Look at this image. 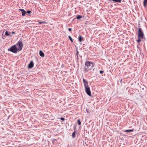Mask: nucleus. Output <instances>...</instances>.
<instances>
[{
	"mask_svg": "<svg viewBox=\"0 0 147 147\" xmlns=\"http://www.w3.org/2000/svg\"><path fill=\"white\" fill-rule=\"evenodd\" d=\"M95 65V64L94 63L91 62L90 61H87L85 63L84 70L86 72L88 71L91 70Z\"/></svg>",
	"mask_w": 147,
	"mask_h": 147,
	"instance_id": "f257e3e1",
	"label": "nucleus"
},
{
	"mask_svg": "<svg viewBox=\"0 0 147 147\" xmlns=\"http://www.w3.org/2000/svg\"><path fill=\"white\" fill-rule=\"evenodd\" d=\"M83 82L85 87V90L86 93L89 96H91V92L89 86L88 82L86 81L84 78L83 79Z\"/></svg>",
	"mask_w": 147,
	"mask_h": 147,
	"instance_id": "f03ea898",
	"label": "nucleus"
},
{
	"mask_svg": "<svg viewBox=\"0 0 147 147\" xmlns=\"http://www.w3.org/2000/svg\"><path fill=\"white\" fill-rule=\"evenodd\" d=\"M138 39L137 41L139 43L141 41V39H143L144 37V33L140 28H139L138 31Z\"/></svg>",
	"mask_w": 147,
	"mask_h": 147,
	"instance_id": "7ed1b4c3",
	"label": "nucleus"
},
{
	"mask_svg": "<svg viewBox=\"0 0 147 147\" xmlns=\"http://www.w3.org/2000/svg\"><path fill=\"white\" fill-rule=\"evenodd\" d=\"M8 51L15 53H16L18 51L17 47L16 45L11 47L9 49H8Z\"/></svg>",
	"mask_w": 147,
	"mask_h": 147,
	"instance_id": "20e7f679",
	"label": "nucleus"
},
{
	"mask_svg": "<svg viewBox=\"0 0 147 147\" xmlns=\"http://www.w3.org/2000/svg\"><path fill=\"white\" fill-rule=\"evenodd\" d=\"M16 45L17 47V49L18 51H20L22 50L23 45V43L21 41H18Z\"/></svg>",
	"mask_w": 147,
	"mask_h": 147,
	"instance_id": "39448f33",
	"label": "nucleus"
},
{
	"mask_svg": "<svg viewBox=\"0 0 147 147\" xmlns=\"http://www.w3.org/2000/svg\"><path fill=\"white\" fill-rule=\"evenodd\" d=\"M34 66V63L32 61H31L28 64V68L30 69L32 68Z\"/></svg>",
	"mask_w": 147,
	"mask_h": 147,
	"instance_id": "423d86ee",
	"label": "nucleus"
},
{
	"mask_svg": "<svg viewBox=\"0 0 147 147\" xmlns=\"http://www.w3.org/2000/svg\"><path fill=\"white\" fill-rule=\"evenodd\" d=\"M19 10L22 11V16H24L26 15V11L24 9H19Z\"/></svg>",
	"mask_w": 147,
	"mask_h": 147,
	"instance_id": "0eeeda50",
	"label": "nucleus"
},
{
	"mask_svg": "<svg viewBox=\"0 0 147 147\" xmlns=\"http://www.w3.org/2000/svg\"><path fill=\"white\" fill-rule=\"evenodd\" d=\"M39 54L40 56L42 57H44L45 56L44 54L41 51H40Z\"/></svg>",
	"mask_w": 147,
	"mask_h": 147,
	"instance_id": "6e6552de",
	"label": "nucleus"
},
{
	"mask_svg": "<svg viewBox=\"0 0 147 147\" xmlns=\"http://www.w3.org/2000/svg\"><path fill=\"white\" fill-rule=\"evenodd\" d=\"M78 40L80 42H81L83 40V38L80 35H79L78 37Z\"/></svg>",
	"mask_w": 147,
	"mask_h": 147,
	"instance_id": "1a4fd4ad",
	"label": "nucleus"
},
{
	"mask_svg": "<svg viewBox=\"0 0 147 147\" xmlns=\"http://www.w3.org/2000/svg\"><path fill=\"white\" fill-rule=\"evenodd\" d=\"M144 5L146 7L147 5V0H144L143 2Z\"/></svg>",
	"mask_w": 147,
	"mask_h": 147,
	"instance_id": "9d476101",
	"label": "nucleus"
},
{
	"mask_svg": "<svg viewBox=\"0 0 147 147\" xmlns=\"http://www.w3.org/2000/svg\"><path fill=\"white\" fill-rule=\"evenodd\" d=\"M133 130H134V129L126 130H125L124 131V132H130L133 131Z\"/></svg>",
	"mask_w": 147,
	"mask_h": 147,
	"instance_id": "9b49d317",
	"label": "nucleus"
},
{
	"mask_svg": "<svg viewBox=\"0 0 147 147\" xmlns=\"http://www.w3.org/2000/svg\"><path fill=\"white\" fill-rule=\"evenodd\" d=\"M113 2H118L120 3L121 2V0H112Z\"/></svg>",
	"mask_w": 147,
	"mask_h": 147,
	"instance_id": "f8f14e48",
	"label": "nucleus"
},
{
	"mask_svg": "<svg viewBox=\"0 0 147 147\" xmlns=\"http://www.w3.org/2000/svg\"><path fill=\"white\" fill-rule=\"evenodd\" d=\"M76 133L75 131L73 132L72 134V137L73 138H75V136H76Z\"/></svg>",
	"mask_w": 147,
	"mask_h": 147,
	"instance_id": "ddd939ff",
	"label": "nucleus"
},
{
	"mask_svg": "<svg viewBox=\"0 0 147 147\" xmlns=\"http://www.w3.org/2000/svg\"><path fill=\"white\" fill-rule=\"evenodd\" d=\"M82 18V16L80 15H77L76 16V18L77 19H80Z\"/></svg>",
	"mask_w": 147,
	"mask_h": 147,
	"instance_id": "4468645a",
	"label": "nucleus"
},
{
	"mask_svg": "<svg viewBox=\"0 0 147 147\" xmlns=\"http://www.w3.org/2000/svg\"><path fill=\"white\" fill-rule=\"evenodd\" d=\"M5 35L6 36H9V33L8 32L6 31L5 33Z\"/></svg>",
	"mask_w": 147,
	"mask_h": 147,
	"instance_id": "2eb2a0df",
	"label": "nucleus"
},
{
	"mask_svg": "<svg viewBox=\"0 0 147 147\" xmlns=\"http://www.w3.org/2000/svg\"><path fill=\"white\" fill-rule=\"evenodd\" d=\"M77 122H78L79 125H80L81 124V122L80 121V119H78V120Z\"/></svg>",
	"mask_w": 147,
	"mask_h": 147,
	"instance_id": "dca6fc26",
	"label": "nucleus"
},
{
	"mask_svg": "<svg viewBox=\"0 0 147 147\" xmlns=\"http://www.w3.org/2000/svg\"><path fill=\"white\" fill-rule=\"evenodd\" d=\"M69 39L72 42H73V40L72 38H71V37L70 36H69Z\"/></svg>",
	"mask_w": 147,
	"mask_h": 147,
	"instance_id": "f3484780",
	"label": "nucleus"
},
{
	"mask_svg": "<svg viewBox=\"0 0 147 147\" xmlns=\"http://www.w3.org/2000/svg\"><path fill=\"white\" fill-rule=\"evenodd\" d=\"M60 119H61V120H62V121H64L65 120V119L64 118H63V117H61L60 118Z\"/></svg>",
	"mask_w": 147,
	"mask_h": 147,
	"instance_id": "a211bd4d",
	"label": "nucleus"
},
{
	"mask_svg": "<svg viewBox=\"0 0 147 147\" xmlns=\"http://www.w3.org/2000/svg\"><path fill=\"white\" fill-rule=\"evenodd\" d=\"M103 71H102L101 70L100 71V73L101 74H102L103 73Z\"/></svg>",
	"mask_w": 147,
	"mask_h": 147,
	"instance_id": "6ab92c4d",
	"label": "nucleus"
},
{
	"mask_svg": "<svg viewBox=\"0 0 147 147\" xmlns=\"http://www.w3.org/2000/svg\"><path fill=\"white\" fill-rule=\"evenodd\" d=\"M72 29L71 28H69L68 29V30L69 31H71Z\"/></svg>",
	"mask_w": 147,
	"mask_h": 147,
	"instance_id": "aec40b11",
	"label": "nucleus"
},
{
	"mask_svg": "<svg viewBox=\"0 0 147 147\" xmlns=\"http://www.w3.org/2000/svg\"><path fill=\"white\" fill-rule=\"evenodd\" d=\"M31 11H27V13H31Z\"/></svg>",
	"mask_w": 147,
	"mask_h": 147,
	"instance_id": "412c9836",
	"label": "nucleus"
},
{
	"mask_svg": "<svg viewBox=\"0 0 147 147\" xmlns=\"http://www.w3.org/2000/svg\"><path fill=\"white\" fill-rule=\"evenodd\" d=\"M78 53H79V52H78V51H77V53H76V55H77V56H78Z\"/></svg>",
	"mask_w": 147,
	"mask_h": 147,
	"instance_id": "4be33fe9",
	"label": "nucleus"
},
{
	"mask_svg": "<svg viewBox=\"0 0 147 147\" xmlns=\"http://www.w3.org/2000/svg\"><path fill=\"white\" fill-rule=\"evenodd\" d=\"M42 23H44V24H47V22H45V21H43L42 22Z\"/></svg>",
	"mask_w": 147,
	"mask_h": 147,
	"instance_id": "5701e85b",
	"label": "nucleus"
},
{
	"mask_svg": "<svg viewBox=\"0 0 147 147\" xmlns=\"http://www.w3.org/2000/svg\"><path fill=\"white\" fill-rule=\"evenodd\" d=\"M39 24H42V22H40L38 23Z\"/></svg>",
	"mask_w": 147,
	"mask_h": 147,
	"instance_id": "b1692460",
	"label": "nucleus"
},
{
	"mask_svg": "<svg viewBox=\"0 0 147 147\" xmlns=\"http://www.w3.org/2000/svg\"><path fill=\"white\" fill-rule=\"evenodd\" d=\"M15 33V32H12V34H14Z\"/></svg>",
	"mask_w": 147,
	"mask_h": 147,
	"instance_id": "393cba45",
	"label": "nucleus"
},
{
	"mask_svg": "<svg viewBox=\"0 0 147 147\" xmlns=\"http://www.w3.org/2000/svg\"><path fill=\"white\" fill-rule=\"evenodd\" d=\"M110 1H111V0H109Z\"/></svg>",
	"mask_w": 147,
	"mask_h": 147,
	"instance_id": "a878e982",
	"label": "nucleus"
}]
</instances>
